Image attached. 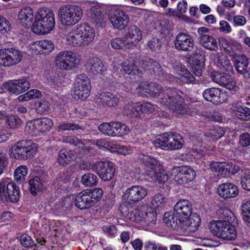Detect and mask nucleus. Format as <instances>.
Listing matches in <instances>:
<instances>
[{"label":"nucleus","instance_id":"32","mask_svg":"<svg viewBox=\"0 0 250 250\" xmlns=\"http://www.w3.org/2000/svg\"><path fill=\"white\" fill-rule=\"evenodd\" d=\"M54 48V43L49 40L36 41L33 44V50H36L38 54H49Z\"/></svg>","mask_w":250,"mask_h":250},{"label":"nucleus","instance_id":"5","mask_svg":"<svg viewBox=\"0 0 250 250\" xmlns=\"http://www.w3.org/2000/svg\"><path fill=\"white\" fill-rule=\"evenodd\" d=\"M83 14L82 7L77 5H64L59 10L61 22L66 26H73L81 20Z\"/></svg>","mask_w":250,"mask_h":250},{"label":"nucleus","instance_id":"17","mask_svg":"<svg viewBox=\"0 0 250 250\" xmlns=\"http://www.w3.org/2000/svg\"><path fill=\"white\" fill-rule=\"evenodd\" d=\"M204 98L214 104H221L228 101V96L225 92L218 88H207L203 92Z\"/></svg>","mask_w":250,"mask_h":250},{"label":"nucleus","instance_id":"8","mask_svg":"<svg viewBox=\"0 0 250 250\" xmlns=\"http://www.w3.org/2000/svg\"><path fill=\"white\" fill-rule=\"evenodd\" d=\"M91 88L90 79L85 74H79L76 78L72 96L76 100H85L89 96Z\"/></svg>","mask_w":250,"mask_h":250},{"label":"nucleus","instance_id":"63","mask_svg":"<svg viewBox=\"0 0 250 250\" xmlns=\"http://www.w3.org/2000/svg\"><path fill=\"white\" fill-rule=\"evenodd\" d=\"M225 176H226L227 173H231L235 174L239 171L240 167L237 165L233 164L232 163L226 164L225 166Z\"/></svg>","mask_w":250,"mask_h":250},{"label":"nucleus","instance_id":"11","mask_svg":"<svg viewBox=\"0 0 250 250\" xmlns=\"http://www.w3.org/2000/svg\"><path fill=\"white\" fill-rule=\"evenodd\" d=\"M99 130L104 134L110 136H123L130 132L128 126L121 122L104 123L99 126Z\"/></svg>","mask_w":250,"mask_h":250},{"label":"nucleus","instance_id":"3","mask_svg":"<svg viewBox=\"0 0 250 250\" xmlns=\"http://www.w3.org/2000/svg\"><path fill=\"white\" fill-rule=\"evenodd\" d=\"M33 31L37 34H45L52 31L55 25V15L52 10L45 8L40 9L35 17Z\"/></svg>","mask_w":250,"mask_h":250},{"label":"nucleus","instance_id":"23","mask_svg":"<svg viewBox=\"0 0 250 250\" xmlns=\"http://www.w3.org/2000/svg\"><path fill=\"white\" fill-rule=\"evenodd\" d=\"M175 48L181 51H190L194 47V41L191 36L187 34L180 33L174 41Z\"/></svg>","mask_w":250,"mask_h":250},{"label":"nucleus","instance_id":"26","mask_svg":"<svg viewBox=\"0 0 250 250\" xmlns=\"http://www.w3.org/2000/svg\"><path fill=\"white\" fill-rule=\"evenodd\" d=\"M97 102L104 107H115L120 103V99L117 95L109 92H104L99 94Z\"/></svg>","mask_w":250,"mask_h":250},{"label":"nucleus","instance_id":"10","mask_svg":"<svg viewBox=\"0 0 250 250\" xmlns=\"http://www.w3.org/2000/svg\"><path fill=\"white\" fill-rule=\"evenodd\" d=\"M146 188L140 186H133L128 188L124 192L123 198L125 206L131 207L136 203L141 201L146 196Z\"/></svg>","mask_w":250,"mask_h":250},{"label":"nucleus","instance_id":"21","mask_svg":"<svg viewBox=\"0 0 250 250\" xmlns=\"http://www.w3.org/2000/svg\"><path fill=\"white\" fill-rule=\"evenodd\" d=\"M3 86L9 93L19 95L29 88L30 83L26 80L20 79L6 82Z\"/></svg>","mask_w":250,"mask_h":250},{"label":"nucleus","instance_id":"36","mask_svg":"<svg viewBox=\"0 0 250 250\" xmlns=\"http://www.w3.org/2000/svg\"><path fill=\"white\" fill-rule=\"evenodd\" d=\"M144 165L146 174L150 177L161 168V166L158 161L152 158H147Z\"/></svg>","mask_w":250,"mask_h":250},{"label":"nucleus","instance_id":"55","mask_svg":"<svg viewBox=\"0 0 250 250\" xmlns=\"http://www.w3.org/2000/svg\"><path fill=\"white\" fill-rule=\"evenodd\" d=\"M172 141L173 144L176 145L175 148H172V150H177L181 148L184 145V140L183 137L178 133L172 132Z\"/></svg>","mask_w":250,"mask_h":250},{"label":"nucleus","instance_id":"50","mask_svg":"<svg viewBox=\"0 0 250 250\" xmlns=\"http://www.w3.org/2000/svg\"><path fill=\"white\" fill-rule=\"evenodd\" d=\"M151 178L155 181H158L159 183H165L168 180V176L162 168L156 171Z\"/></svg>","mask_w":250,"mask_h":250},{"label":"nucleus","instance_id":"2","mask_svg":"<svg viewBox=\"0 0 250 250\" xmlns=\"http://www.w3.org/2000/svg\"><path fill=\"white\" fill-rule=\"evenodd\" d=\"M192 207L190 202L186 199L179 200L175 205L174 212L165 213L164 221L169 228H175L180 225L186 219H188L192 213Z\"/></svg>","mask_w":250,"mask_h":250},{"label":"nucleus","instance_id":"64","mask_svg":"<svg viewBox=\"0 0 250 250\" xmlns=\"http://www.w3.org/2000/svg\"><path fill=\"white\" fill-rule=\"evenodd\" d=\"M49 108V103L45 100H42L38 103L36 107L37 111L39 113H43L48 111Z\"/></svg>","mask_w":250,"mask_h":250},{"label":"nucleus","instance_id":"45","mask_svg":"<svg viewBox=\"0 0 250 250\" xmlns=\"http://www.w3.org/2000/svg\"><path fill=\"white\" fill-rule=\"evenodd\" d=\"M82 181L83 184L86 186L93 187L97 185L98 178L96 175L91 173H88L82 176Z\"/></svg>","mask_w":250,"mask_h":250},{"label":"nucleus","instance_id":"49","mask_svg":"<svg viewBox=\"0 0 250 250\" xmlns=\"http://www.w3.org/2000/svg\"><path fill=\"white\" fill-rule=\"evenodd\" d=\"M29 184L32 194L35 195L37 192L40 190L42 187L41 179L38 177H36L29 181Z\"/></svg>","mask_w":250,"mask_h":250},{"label":"nucleus","instance_id":"9","mask_svg":"<svg viewBox=\"0 0 250 250\" xmlns=\"http://www.w3.org/2000/svg\"><path fill=\"white\" fill-rule=\"evenodd\" d=\"M157 106L153 105L150 103H140L133 102L128 103L124 107V113L127 116L133 117L142 118L145 114H149L153 112Z\"/></svg>","mask_w":250,"mask_h":250},{"label":"nucleus","instance_id":"27","mask_svg":"<svg viewBox=\"0 0 250 250\" xmlns=\"http://www.w3.org/2000/svg\"><path fill=\"white\" fill-rule=\"evenodd\" d=\"M75 206L81 209H85L94 206V202L91 199L86 190H83L77 195L75 198Z\"/></svg>","mask_w":250,"mask_h":250},{"label":"nucleus","instance_id":"20","mask_svg":"<svg viewBox=\"0 0 250 250\" xmlns=\"http://www.w3.org/2000/svg\"><path fill=\"white\" fill-rule=\"evenodd\" d=\"M198 33L200 35V43L206 48L216 51L218 49V43L215 39L208 34L209 29L205 27H199Z\"/></svg>","mask_w":250,"mask_h":250},{"label":"nucleus","instance_id":"1","mask_svg":"<svg viewBox=\"0 0 250 250\" xmlns=\"http://www.w3.org/2000/svg\"><path fill=\"white\" fill-rule=\"evenodd\" d=\"M138 89L142 94L153 97H158L163 92L164 97L159 100L160 104L177 115H183L187 112V105L175 88L168 87L163 89L162 85L159 83L142 82L138 86Z\"/></svg>","mask_w":250,"mask_h":250},{"label":"nucleus","instance_id":"47","mask_svg":"<svg viewBox=\"0 0 250 250\" xmlns=\"http://www.w3.org/2000/svg\"><path fill=\"white\" fill-rule=\"evenodd\" d=\"M128 42L124 38V40L121 38H116L112 39L111 41V46L115 49H130L128 47Z\"/></svg>","mask_w":250,"mask_h":250},{"label":"nucleus","instance_id":"43","mask_svg":"<svg viewBox=\"0 0 250 250\" xmlns=\"http://www.w3.org/2000/svg\"><path fill=\"white\" fill-rule=\"evenodd\" d=\"M225 132L224 128L213 126L208 130L206 135L208 137H212L213 140H218L223 136Z\"/></svg>","mask_w":250,"mask_h":250},{"label":"nucleus","instance_id":"59","mask_svg":"<svg viewBox=\"0 0 250 250\" xmlns=\"http://www.w3.org/2000/svg\"><path fill=\"white\" fill-rule=\"evenodd\" d=\"M91 18L96 22H100L102 19V12L101 8L97 6H92L90 8Z\"/></svg>","mask_w":250,"mask_h":250},{"label":"nucleus","instance_id":"4","mask_svg":"<svg viewBox=\"0 0 250 250\" xmlns=\"http://www.w3.org/2000/svg\"><path fill=\"white\" fill-rule=\"evenodd\" d=\"M11 156L18 160H28L32 158L38 151V144L31 140L18 142L9 149Z\"/></svg>","mask_w":250,"mask_h":250},{"label":"nucleus","instance_id":"42","mask_svg":"<svg viewBox=\"0 0 250 250\" xmlns=\"http://www.w3.org/2000/svg\"><path fill=\"white\" fill-rule=\"evenodd\" d=\"M74 199L73 195H70L62 198L58 204V208L63 211L71 209L73 207Z\"/></svg>","mask_w":250,"mask_h":250},{"label":"nucleus","instance_id":"22","mask_svg":"<svg viewBox=\"0 0 250 250\" xmlns=\"http://www.w3.org/2000/svg\"><path fill=\"white\" fill-rule=\"evenodd\" d=\"M124 38L128 42V47L133 48L142 39V31L135 25H131L125 31Z\"/></svg>","mask_w":250,"mask_h":250},{"label":"nucleus","instance_id":"28","mask_svg":"<svg viewBox=\"0 0 250 250\" xmlns=\"http://www.w3.org/2000/svg\"><path fill=\"white\" fill-rule=\"evenodd\" d=\"M79 33L83 40L84 46L88 45L95 37V30L87 23H83L77 26Z\"/></svg>","mask_w":250,"mask_h":250},{"label":"nucleus","instance_id":"40","mask_svg":"<svg viewBox=\"0 0 250 250\" xmlns=\"http://www.w3.org/2000/svg\"><path fill=\"white\" fill-rule=\"evenodd\" d=\"M217 64L225 70L229 72L233 70V67L227 56L222 53L217 54Z\"/></svg>","mask_w":250,"mask_h":250},{"label":"nucleus","instance_id":"54","mask_svg":"<svg viewBox=\"0 0 250 250\" xmlns=\"http://www.w3.org/2000/svg\"><path fill=\"white\" fill-rule=\"evenodd\" d=\"M91 199L94 202V205L102 198L103 190L101 188H95L92 190H86Z\"/></svg>","mask_w":250,"mask_h":250},{"label":"nucleus","instance_id":"60","mask_svg":"<svg viewBox=\"0 0 250 250\" xmlns=\"http://www.w3.org/2000/svg\"><path fill=\"white\" fill-rule=\"evenodd\" d=\"M234 115L236 118L241 120L249 121L250 120V108L245 107L243 109L236 113Z\"/></svg>","mask_w":250,"mask_h":250},{"label":"nucleus","instance_id":"15","mask_svg":"<svg viewBox=\"0 0 250 250\" xmlns=\"http://www.w3.org/2000/svg\"><path fill=\"white\" fill-rule=\"evenodd\" d=\"M92 170L95 171L102 180L109 181L113 178L115 169L109 161H100L93 164Z\"/></svg>","mask_w":250,"mask_h":250},{"label":"nucleus","instance_id":"44","mask_svg":"<svg viewBox=\"0 0 250 250\" xmlns=\"http://www.w3.org/2000/svg\"><path fill=\"white\" fill-rule=\"evenodd\" d=\"M28 168L26 166H21L15 171L14 179L19 183H21L24 181L27 174Z\"/></svg>","mask_w":250,"mask_h":250},{"label":"nucleus","instance_id":"41","mask_svg":"<svg viewBox=\"0 0 250 250\" xmlns=\"http://www.w3.org/2000/svg\"><path fill=\"white\" fill-rule=\"evenodd\" d=\"M167 198L163 194H155L150 201L151 207L153 209L162 208L165 205Z\"/></svg>","mask_w":250,"mask_h":250},{"label":"nucleus","instance_id":"52","mask_svg":"<svg viewBox=\"0 0 250 250\" xmlns=\"http://www.w3.org/2000/svg\"><path fill=\"white\" fill-rule=\"evenodd\" d=\"M179 168L184 174V176L187 178L188 182L192 181L196 176V172L194 169L189 166L179 167Z\"/></svg>","mask_w":250,"mask_h":250},{"label":"nucleus","instance_id":"51","mask_svg":"<svg viewBox=\"0 0 250 250\" xmlns=\"http://www.w3.org/2000/svg\"><path fill=\"white\" fill-rule=\"evenodd\" d=\"M226 163L212 162L210 164V168L212 171L217 172L218 175L225 177Z\"/></svg>","mask_w":250,"mask_h":250},{"label":"nucleus","instance_id":"13","mask_svg":"<svg viewBox=\"0 0 250 250\" xmlns=\"http://www.w3.org/2000/svg\"><path fill=\"white\" fill-rule=\"evenodd\" d=\"M22 53L19 50L8 48L0 49V65L10 67L16 65L22 60Z\"/></svg>","mask_w":250,"mask_h":250},{"label":"nucleus","instance_id":"46","mask_svg":"<svg viewBox=\"0 0 250 250\" xmlns=\"http://www.w3.org/2000/svg\"><path fill=\"white\" fill-rule=\"evenodd\" d=\"M11 183L8 178L2 179L0 182V198L3 202L6 200L9 184H11Z\"/></svg>","mask_w":250,"mask_h":250},{"label":"nucleus","instance_id":"16","mask_svg":"<svg viewBox=\"0 0 250 250\" xmlns=\"http://www.w3.org/2000/svg\"><path fill=\"white\" fill-rule=\"evenodd\" d=\"M121 204L119 209L124 217L133 222L139 223L146 219L147 213L138 208H133L132 206H125Z\"/></svg>","mask_w":250,"mask_h":250},{"label":"nucleus","instance_id":"7","mask_svg":"<svg viewBox=\"0 0 250 250\" xmlns=\"http://www.w3.org/2000/svg\"><path fill=\"white\" fill-rule=\"evenodd\" d=\"M55 65L59 69L70 70L78 66L81 59L76 53L71 51L60 52L56 56Z\"/></svg>","mask_w":250,"mask_h":250},{"label":"nucleus","instance_id":"18","mask_svg":"<svg viewBox=\"0 0 250 250\" xmlns=\"http://www.w3.org/2000/svg\"><path fill=\"white\" fill-rule=\"evenodd\" d=\"M201 220L200 216L196 213H193L186 220L180 222L175 228H172L173 229L181 230L183 231H186L190 232H194L198 229L200 225Z\"/></svg>","mask_w":250,"mask_h":250},{"label":"nucleus","instance_id":"38","mask_svg":"<svg viewBox=\"0 0 250 250\" xmlns=\"http://www.w3.org/2000/svg\"><path fill=\"white\" fill-rule=\"evenodd\" d=\"M170 173L173 176V179L177 184L185 186L189 183L187 178H186L182 173L179 167H174L171 168Z\"/></svg>","mask_w":250,"mask_h":250},{"label":"nucleus","instance_id":"61","mask_svg":"<svg viewBox=\"0 0 250 250\" xmlns=\"http://www.w3.org/2000/svg\"><path fill=\"white\" fill-rule=\"evenodd\" d=\"M21 245L24 248H31L34 245L32 238L26 233L22 234L20 237Z\"/></svg>","mask_w":250,"mask_h":250},{"label":"nucleus","instance_id":"25","mask_svg":"<svg viewBox=\"0 0 250 250\" xmlns=\"http://www.w3.org/2000/svg\"><path fill=\"white\" fill-rule=\"evenodd\" d=\"M239 193L238 187L230 183L221 184L217 188L218 194L224 199L235 198Z\"/></svg>","mask_w":250,"mask_h":250},{"label":"nucleus","instance_id":"39","mask_svg":"<svg viewBox=\"0 0 250 250\" xmlns=\"http://www.w3.org/2000/svg\"><path fill=\"white\" fill-rule=\"evenodd\" d=\"M122 68L125 73L129 75L132 73L134 75L140 77L143 74L142 71L137 68L133 61L130 62L128 60L125 61L123 64Z\"/></svg>","mask_w":250,"mask_h":250},{"label":"nucleus","instance_id":"6","mask_svg":"<svg viewBox=\"0 0 250 250\" xmlns=\"http://www.w3.org/2000/svg\"><path fill=\"white\" fill-rule=\"evenodd\" d=\"M209 229L214 235L225 240H234L236 237L235 226L228 221H212L209 224Z\"/></svg>","mask_w":250,"mask_h":250},{"label":"nucleus","instance_id":"14","mask_svg":"<svg viewBox=\"0 0 250 250\" xmlns=\"http://www.w3.org/2000/svg\"><path fill=\"white\" fill-rule=\"evenodd\" d=\"M53 125V123L51 119L44 117L27 123L25 129L32 135H37L49 131Z\"/></svg>","mask_w":250,"mask_h":250},{"label":"nucleus","instance_id":"34","mask_svg":"<svg viewBox=\"0 0 250 250\" xmlns=\"http://www.w3.org/2000/svg\"><path fill=\"white\" fill-rule=\"evenodd\" d=\"M172 132H165L157 136L153 142V145L156 147H160L161 149L167 150L168 147L171 145H168V142L171 140V135Z\"/></svg>","mask_w":250,"mask_h":250},{"label":"nucleus","instance_id":"48","mask_svg":"<svg viewBox=\"0 0 250 250\" xmlns=\"http://www.w3.org/2000/svg\"><path fill=\"white\" fill-rule=\"evenodd\" d=\"M84 128L82 126L73 123H64L60 124L57 128V130L60 131L65 130L77 131L79 130H83Z\"/></svg>","mask_w":250,"mask_h":250},{"label":"nucleus","instance_id":"57","mask_svg":"<svg viewBox=\"0 0 250 250\" xmlns=\"http://www.w3.org/2000/svg\"><path fill=\"white\" fill-rule=\"evenodd\" d=\"M183 74L179 75V79L185 83H193L195 82V78L192 74L186 69L181 70Z\"/></svg>","mask_w":250,"mask_h":250},{"label":"nucleus","instance_id":"58","mask_svg":"<svg viewBox=\"0 0 250 250\" xmlns=\"http://www.w3.org/2000/svg\"><path fill=\"white\" fill-rule=\"evenodd\" d=\"M6 122L9 127L13 129L19 127L21 124V119L15 115L8 117Z\"/></svg>","mask_w":250,"mask_h":250},{"label":"nucleus","instance_id":"24","mask_svg":"<svg viewBox=\"0 0 250 250\" xmlns=\"http://www.w3.org/2000/svg\"><path fill=\"white\" fill-rule=\"evenodd\" d=\"M105 64V63L99 58L92 57L87 60L86 67L91 75H102L107 70Z\"/></svg>","mask_w":250,"mask_h":250},{"label":"nucleus","instance_id":"56","mask_svg":"<svg viewBox=\"0 0 250 250\" xmlns=\"http://www.w3.org/2000/svg\"><path fill=\"white\" fill-rule=\"evenodd\" d=\"M147 46L152 51L158 52L162 47V43L159 39L154 38L148 41Z\"/></svg>","mask_w":250,"mask_h":250},{"label":"nucleus","instance_id":"62","mask_svg":"<svg viewBox=\"0 0 250 250\" xmlns=\"http://www.w3.org/2000/svg\"><path fill=\"white\" fill-rule=\"evenodd\" d=\"M10 24L5 18L0 16V34H5L10 30Z\"/></svg>","mask_w":250,"mask_h":250},{"label":"nucleus","instance_id":"35","mask_svg":"<svg viewBox=\"0 0 250 250\" xmlns=\"http://www.w3.org/2000/svg\"><path fill=\"white\" fill-rule=\"evenodd\" d=\"M74 157V151L62 149L59 151L57 162L60 165L66 166L73 159Z\"/></svg>","mask_w":250,"mask_h":250},{"label":"nucleus","instance_id":"31","mask_svg":"<svg viewBox=\"0 0 250 250\" xmlns=\"http://www.w3.org/2000/svg\"><path fill=\"white\" fill-rule=\"evenodd\" d=\"M235 67L237 72L241 74H247L250 76V67L248 68L249 59L244 55H239L235 57Z\"/></svg>","mask_w":250,"mask_h":250},{"label":"nucleus","instance_id":"53","mask_svg":"<svg viewBox=\"0 0 250 250\" xmlns=\"http://www.w3.org/2000/svg\"><path fill=\"white\" fill-rule=\"evenodd\" d=\"M62 141L74 145L79 148H83L84 146V144L76 136H63L62 138Z\"/></svg>","mask_w":250,"mask_h":250},{"label":"nucleus","instance_id":"37","mask_svg":"<svg viewBox=\"0 0 250 250\" xmlns=\"http://www.w3.org/2000/svg\"><path fill=\"white\" fill-rule=\"evenodd\" d=\"M8 194H7L5 202L15 203L17 202L20 198V189L19 187L14 183L11 182L9 184L8 188Z\"/></svg>","mask_w":250,"mask_h":250},{"label":"nucleus","instance_id":"19","mask_svg":"<svg viewBox=\"0 0 250 250\" xmlns=\"http://www.w3.org/2000/svg\"><path fill=\"white\" fill-rule=\"evenodd\" d=\"M210 76L214 82L229 90H235L237 87L235 82L232 76L229 74L218 71H214L210 73Z\"/></svg>","mask_w":250,"mask_h":250},{"label":"nucleus","instance_id":"12","mask_svg":"<svg viewBox=\"0 0 250 250\" xmlns=\"http://www.w3.org/2000/svg\"><path fill=\"white\" fill-rule=\"evenodd\" d=\"M108 18L110 23L115 29L123 30L128 25L129 17L123 9L114 7L109 11Z\"/></svg>","mask_w":250,"mask_h":250},{"label":"nucleus","instance_id":"29","mask_svg":"<svg viewBox=\"0 0 250 250\" xmlns=\"http://www.w3.org/2000/svg\"><path fill=\"white\" fill-rule=\"evenodd\" d=\"M142 66L144 69L152 70L154 73L160 77H165L166 72L163 69L161 65L153 59H147L142 62Z\"/></svg>","mask_w":250,"mask_h":250},{"label":"nucleus","instance_id":"30","mask_svg":"<svg viewBox=\"0 0 250 250\" xmlns=\"http://www.w3.org/2000/svg\"><path fill=\"white\" fill-rule=\"evenodd\" d=\"M35 16L33 10L29 6L21 9L18 14V20L23 26L26 27L31 25Z\"/></svg>","mask_w":250,"mask_h":250},{"label":"nucleus","instance_id":"33","mask_svg":"<svg viewBox=\"0 0 250 250\" xmlns=\"http://www.w3.org/2000/svg\"><path fill=\"white\" fill-rule=\"evenodd\" d=\"M66 41L70 45L73 46H84L83 40L77 26L72 28L66 36Z\"/></svg>","mask_w":250,"mask_h":250}]
</instances>
